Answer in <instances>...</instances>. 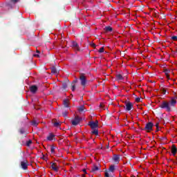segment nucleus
<instances>
[{
    "instance_id": "13",
    "label": "nucleus",
    "mask_w": 177,
    "mask_h": 177,
    "mask_svg": "<svg viewBox=\"0 0 177 177\" xmlns=\"http://www.w3.org/2000/svg\"><path fill=\"white\" fill-rule=\"evenodd\" d=\"M176 153H177L176 146L175 145H173L171 146V153L173 156H176Z\"/></svg>"
},
{
    "instance_id": "15",
    "label": "nucleus",
    "mask_w": 177,
    "mask_h": 177,
    "mask_svg": "<svg viewBox=\"0 0 177 177\" xmlns=\"http://www.w3.org/2000/svg\"><path fill=\"white\" fill-rule=\"evenodd\" d=\"M77 110L80 113H85L86 111V109H85V106L84 105H82L77 108Z\"/></svg>"
},
{
    "instance_id": "30",
    "label": "nucleus",
    "mask_w": 177,
    "mask_h": 177,
    "mask_svg": "<svg viewBox=\"0 0 177 177\" xmlns=\"http://www.w3.org/2000/svg\"><path fill=\"white\" fill-rule=\"evenodd\" d=\"M104 176L105 177H114L113 176H110V174H109V171H105Z\"/></svg>"
},
{
    "instance_id": "27",
    "label": "nucleus",
    "mask_w": 177,
    "mask_h": 177,
    "mask_svg": "<svg viewBox=\"0 0 177 177\" xmlns=\"http://www.w3.org/2000/svg\"><path fill=\"white\" fill-rule=\"evenodd\" d=\"M32 143V141L31 140H29L26 142V146H27L28 147H30V146H31Z\"/></svg>"
},
{
    "instance_id": "38",
    "label": "nucleus",
    "mask_w": 177,
    "mask_h": 177,
    "mask_svg": "<svg viewBox=\"0 0 177 177\" xmlns=\"http://www.w3.org/2000/svg\"><path fill=\"white\" fill-rule=\"evenodd\" d=\"M158 125H159V124L158 123H156V131H159V129H158Z\"/></svg>"
},
{
    "instance_id": "41",
    "label": "nucleus",
    "mask_w": 177,
    "mask_h": 177,
    "mask_svg": "<svg viewBox=\"0 0 177 177\" xmlns=\"http://www.w3.org/2000/svg\"><path fill=\"white\" fill-rule=\"evenodd\" d=\"M34 56L36 57H39V55H38V54H35V55H34Z\"/></svg>"
},
{
    "instance_id": "9",
    "label": "nucleus",
    "mask_w": 177,
    "mask_h": 177,
    "mask_svg": "<svg viewBox=\"0 0 177 177\" xmlns=\"http://www.w3.org/2000/svg\"><path fill=\"white\" fill-rule=\"evenodd\" d=\"M112 160L115 162V164H118L120 162V155H113Z\"/></svg>"
},
{
    "instance_id": "3",
    "label": "nucleus",
    "mask_w": 177,
    "mask_h": 177,
    "mask_svg": "<svg viewBox=\"0 0 177 177\" xmlns=\"http://www.w3.org/2000/svg\"><path fill=\"white\" fill-rule=\"evenodd\" d=\"M88 125L91 129H97L99 128V122L97 120L95 122L91 121L88 122Z\"/></svg>"
},
{
    "instance_id": "39",
    "label": "nucleus",
    "mask_w": 177,
    "mask_h": 177,
    "mask_svg": "<svg viewBox=\"0 0 177 177\" xmlns=\"http://www.w3.org/2000/svg\"><path fill=\"white\" fill-rule=\"evenodd\" d=\"M12 2H14V3H17V2L19 1V0H12Z\"/></svg>"
},
{
    "instance_id": "20",
    "label": "nucleus",
    "mask_w": 177,
    "mask_h": 177,
    "mask_svg": "<svg viewBox=\"0 0 177 177\" xmlns=\"http://www.w3.org/2000/svg\"><path fill=\"white\" fill-rule=\"evenodd\" d=\"M68 86V85L67 84L66 82L62 83V89H63V91H66Z\"/></svg>"
},
{
    "instance_id": "26",
    "label": "nucleus",
    "mask_w": 177,
    "mask_h": 177,
    "mask_svg": "<svg viewBox=\"0 0 177 177\" xmlns=\"http://www.w3.org/2000/svg\"><path fill=\"white\" fill-rule=\"evenodd\" d=\"M31 124L33 126V127H37V125H38V122H37L36 120H32L31 122Z\"/></svg>"
},
{
    "instance_id": "4",
    "label": "nucleus",
    "mask_w": 177,
    "mask_h": 177,
    "mask_svg": "<svg viewBox=\"0 0 177 177\" xmlns=\"http://www.w3.org/2000/svg\"><path fill=\"white\" fill-rule=\"evenodd\" d=\"M153 127H154V124H153L151 122H149L145 125L143 131H147V132H150V131H153Z\"/></svg>"
},
{
    "instance_id": "48",
    "label": "nucleus",
    "mask_w": 177,
    "mask_h": 177,
    "mask_svg": "<svg viewBox=\"0 0 177 177\" xmlns=\"http://www.w3.org/2000/svg\"><path fill=\"white\" fill-rule=\"evenodd\" d=\"M176 53H177V50H176Z\"/></svg>"
},
{
    "instance_id": "21",
    "label": "nucleus",
    "mask_w": 177,
    "mask_h": 177,
    "mask_svg": "<svg viewBox=\"0 0 177 177\" xmlns=\"http://www.w3.org/2000/svg\"><path fill=\"white\" fill-rule=\"evenodd\" d=\"M51 73L52 74H57L59 73V71L56 68V67L51 68Z\"/></svg>"
},
{
    "instance_id": "29",
    "label": "nucleus",
    "mask_w": 177,
    "mask_h": 177,
    "mask_svg": "<svg viewBox=\"0 0 177 177\" xmlns=\"http://www.w3.org/2000/svg\"><path fill=\"white\" fill-rule=\"evenodd\" d=\"M71 91L72 92H74L75 91V84H71Z\"/></svg>"
},
{
    "instance_id": "6",
    "label": "nucleus",
    "mask_w": 177,
    "mask_h": 177,
    "mask_svg": "<svg viewBox=\"0 0 177 177\" xmlns=\"http://www.w3.org/2000/svg\"><path fill=\"white\" fill-rule=\"evenodd\" d=\"M21 167L22 169H28V161L27 160H24L21 162Z\"/></svg>"
},
{
    "instance_id": "36",
    "label": "nucleus",
    "mask_w": 177,
    "mask_h": 177,
    "mask_svg": "<svg viewBox=\"0 0 177 177\" xmlns=\"http://www.w3.org/2000/svg\"><path fill=\"white\" fill-rule=\"evenodd\" d=\"M140 100H141L140 97H137V98H136V102L137 103H139V102H140Z\"/></svg>"
},
{
    "instance_id": "8",
    "label": "nucleus",
    "mask_w": 177,
    "mask_h": 177,
    "mask_svg": "<svg viewBox=\"0 0 177 177\" xmlns=\"http://www.w3.org/2000/svg\"><path fill=\"white\" fill-rule=\"evenodd\" d=\"M52 124L55 128H60V126L62 125V123H60V122L57 121L56 119H53L52 120Z\"/></svg>"
},
{
    "instance_id": "33",
    "label": "nucleus",
    "mask_w": 177,
    "mask_h": 177,
    "mask_svg": "<svg viewBox=\"0 0 177 177\" xmlns=\"http://www.w3.org/2000/svg\"><path fill=\"white\" fill-rule=\"evenodd\" d=\"M160 90L162 91L163 95H165L167 93V90H165V88L162 87Z\"/></svg>"
},
{
    "instance_id": "14",
    "label": "nucleus",
    "mask_w": 177,
    "mask_h": 177,
    "mask_svg": "<svg viewBox=\"0 0 177 177\" xmlns=\"http://www.w3.org/2000/svg\"><path fill=\"white\" fill-rule=\"evenodd\" d=\"M51 168L53 171L55 172H57L59 171V168H57V166H56V163L50 162Z\"/></svg>"
},
{
    "instance_id": "40",
    "label": "nucleus",
    "mask_w": 177,
    "mask_h": 177,
    "mask_svg": "<svg viewBox=\"0 0 177 177\" xmlns=\"http://www.w3.org/2000/svg\"><path fill=\"white\" fill-rule=\"evenodd\" d=\"M91 46H92L93 48H96V44H93V43L92 44Z\"/></svg>"
},
{
    "instance_id": "22",
    "label": "nucleus",
    "mask_w": 177,
    "mask_h": 177,
    "mask_svg": "<svg viewBox=\"0 0 177 177\" xmlns=\"http://www.w3.org/2000/svg\"><path fill=\"white\" fill-rule=\"evenodd\" d=\"M164 73H165V75H167V77L168 79H169V75H168V74H169V70L167 68L164 69Z\"/></svg>"
},
{
    "instance_id": "17",
    "label": "nucleus",
    "mask_w": 177,
    "mask_h": 177,
    "mask_svg": "<svg viewBox=\"0 0 177 177\" xmlns=\"http://www.w3.org/2000/svg\"><path fill=\"white\" fill-rule=\"evenodd\" d=\"M104 30L106 32H111V31H113V28H111V26H106Z\"/></svg>"
},
{
    "instance_id": "11",
    "label": "nucleus",
    "mask_w": 177,
    "mask_h": 177,
    "mask_svg": "<svg viewBox=\"0 0 177 177\" xmlns=\"http://www.w3.org/2000/svg\"><path fill=\"white\" fill-rule=\"evenodd\" d=\"M30 91L32 93H36L37 91H38V87L35 85L31 86L30 87Z\"/></svg>"
},
{
    "instance_id": "25",
    "label": "nucleus",
    "mask_w": 177,
    "mask_h": 177,
    "mask_svg": "<svg viewBox=\"0 0 177 177\" xmlns=\"http://www.w3.org/2000/svg\"><path fill=\"white\" fill-rule=\"evenodd\" d=\"M64 107L68 108V101L67 100H64Z\"/></svg>"
},
{
    "instance_id": "1",
    "label": "nucleus",
    "mask_w": 177,
    "mask_h": 177,
    "mask_svg": "<svg viewBox=\"0 0 177 177\" xmlns=\"http://www.w3.org/2000/svg\"><path fill=\"white\" fill-rule=\"evenodd\" d=\"M176 96L172 97L168 102H162L159 107L160 109H165L167 113H171V111H174V110H175V106H176Z\"/></svg>"
},
{
    "instance_id": "44",
    "label": "nucleus",
    "mask_w": 177,
    "mask_h": 177,
    "mask_svg": "<svg viewBox=\"0 0 177 177\" xmlns=\"http://www.w3.org/2000/svg\"><path fill=\"white\" fill-rule=\"evenodd\" d=\"M120 177H121V171H120V175H119Z\"/></svg>"
},
{
    "instance_id": "23",
    "label": "nucleus",
    "mask_w": 177,
    "mask_h": 177,
    "mask_svg": "<svg viewBox=\"0 0 177 177\" xmlns=\"http://www.w3.org/2000/svg\"><path fill=\"white\" fill-rule=\"evenodd\" d=\"M116 78L119 81H121V80H124V77H122V75L121 74L116 75Z\"/></svg>"
},
{
    "instance_id": "46",
    "label": "nucleus",
    "mask_w": 177,
    "mask_h": 177,
    "mask_svg": "<svg viewBox=\"0 0 177 177\" xmlns=\"http://www.w3.org/2000/svg\"><path fill=\"white\" fill-rule=\"evenodd\" d=\"M106 147L109 149V146H106Z\"/></svg>"
},
{
    "instance_id": "16",
    "label": "nucleus",
    "mask_w": 177,
    "mask_h": 177,
    "mask_svg": "<svg viewBox=\"0 0 177 177\" xmlns=\"http://www.w3.org/2000/svg\"><path fill=\"white\" fill-rule=\"evenodd\" d=\"M55 139V134L53 133H50L48 137H47V140H53Z\"/></svg>"
},
{
    "instance_id": "7",
    "label": "nucleus",
    "mask_w": 177,
    "mask_h": 177,
    "mask_svg": "<svg viewBox=\"0 0 177 177\" xmlns=\"http://www.w3.org/2000/svg\"><path fill=\"white\" fill-rule=\"evenodd\" d=\"M72 125H74L75 127L78 125L80 122H81V119L78 117L76 116L73 120L71 121Z\"/></svg>"
},
{
    "instance_id": "28",
    "label": "nucleus",
    "mask_w": 177,
    "mask_h": 177,
    "mask_svg": "<svg viewBox=\"0 0 177 177\" xmlns=\"http://www.w3.org/2000/svg\"><path fill=\"white\" fill-rule=\"evenodd\" d=\"M67 114H68V112H67V111H64V112H62V115L64 118L67 117Z\"/></svg>"
},
{
    "instance_id": "37",
    "label": "nucleus",
    "mask_w": 177,
    "mask_h": 177,
    "mask_svg": "<svg viewBox=\"0 0 177 177\" xmlns=\"http://www.w3.org/2000/svg\"><path fill=\"white\" fill-rule=\"evenodd\" d=\"M41 158L42 160H44V161H46V160H48V158L45 157V155H43V157Z\"/></svg>"
},
{
    "instance_id": "19",
    "label": "nucleus",
    "mask_w": 177,
    "mask_h": 177,
    "mask_svg": "<svg viewBox=\"0 0 177 177\" xmlns=\"http://www.w3.org/2000/svg\"><path fill=\"white\" fill-rule=\"evenodd\" d=\"M72 46L75 48V49H76L77 50H80V48H78V43H77L76 41H73L72 43Z\"/></svg>"
},
{
    "instance_id": "45",
    "label": "nucleus",
    "mask_w": 177,
    "mask_h": 177,
    "mask_svg": "<svg viewBox=\"0 0 177 177\" xmlns=\"http://www.w3.org/2000/svg\"><path fill=\"white\" fill-rule=\"evenodd\" d=\"M106 147L109 149V146H106Z\"/></svg>"
},
{
    "instance_id": "42",
    "label": "nucleus",
    "mask_w": 177,
    "mask_h": 177,
    "mask_svg": "<svg viewBox=\"0 0 177 177\" xmlns=\"http://www.w3.org/2000/svg\"><path fill=\"white\" fill-rule=\"evenodd\" d=\"M82 171L84 172V174H86V169H84Z\"/></svg>"
},
{
    "instance_id": "43",
    "label": "nucleus",
    "mask_w": 177,
    "mask_h": 177,
    "mask_svg": "<svg viewBox=\"0 0 177 177\" xmlns=\"http://www.w3.org/2000/svg\"><path fill=\"white\" fill-rule=\"evenodd\" d=\"M37 53H40L39 50H36Z\"/></svg>"
},
{
    "instance_id": "18",
    "label": "nucleus",
    "mask_w": 177,
    "mask_h": 177,
    "mask_svg": "<svg viewBox=\"0 0 177 177\" xmlns=\"http://www.w3.org/2000/svg\"><path fill=\"white\" fill-rule=\"evenodd\" d=\"M91 133L95 135V136H99V130L97 129H93Z\"/></svg>"
},
{
    "instance_id": "24",
    "label": "nucleus",
    "mask_w": 177,
    "mask_h": 177,
    "mask_svg": "<svg viewBox=\"0 0 177 177\" xmlns=\"http://www.w3.org/2000/svg\"><path fill=\"white\" fill-rule=\"evenodd\" d=\"M55 149H56V147L54 145L50 146V152L52 154H55Z\"/></svg>"
},
{
    "instance_id": "12",
    "label": "nucleus",
    "mask_w": 177,
    "mask_h": 177,
    "mask_svg": "<svg viewBox=\"0 0 177 177\" xmlns=\"http://www.w3.org/2000/svg\"><path fill=\"white\" fill-rule=\"evenodd\" d=\"M115 171V165H111L109 167V168L108 169V171H106V172H108V174H109V172H112V174H113V173H114Z\"/></svg>"
},
{
    "instance_id": "47",
    "label": "nucleus",
    "mask_w": 177,
    "mask_h": 177,
    "mask_svg": "<svg viewBox=\"0 0 177 177\" xmlns=\"http://www.w3.org/2000/svg\"><path fill=\"white\" fill-rule=\"evenodd\" d=\"M152 1H156V0H152Z\"/></svg>"
},
{
    "instance_id": "2",
    "label": "nucleus",
    "mask_w": 177,
    "mask_h": 177,
    "mask_svg": "<svg viewBox=\"0 0 177 177\" xmlns=\"http://www.w3.org/2000/svg\"><path fill=\"white\" fill-rule=\"evenodd\" d=\"M80 81L82 86H83V88H85L86 86L87 80L86 76H85L84 73H80Z\"/></svg>"
},
{
    "instance_id": "32",
    "label": "nucleus",
    "mask_w": 177,
    "mask_h": 177,
    "mask_svg": "<svg viewBox=\"0 0 177 177\" xmlns=\"http://www.w3.org/2000/svg\"><path fill=\"white\" fill-rule=\"evenodd\" d=\"M77 82H78V78L75 77V80L73 81L72 84H77Z\"/></svg>"
},
{
    "instance_id": "10",
    "label": "nucleus",
    "mask_w": 177,
    "mask_h": 177,
    "mask_svg": "<svg viewBox=\"0 0 177 177\" xmlns=\"http://www.w3.org/2000/svg\"><path fill=\"white\" fill-rule=\"evenodd\" d=\"M97 171H100V167L94 165L93 167H91V172L95 174L96 172H97Z\"/></svg>"
},
{
    "instance_id": "31",
    "label": "nucleus",
    "mask_w": 177,
    "mask_h": 177,
    "mask_svg": "<svg viewBox=\"0 0 177 177\" xmlns=\"http://www.w3.org/2000/svg\"><path fill=\"white\" fill-rule=\"evenodd\" d=\"M98 52L100 53H103V52H104V47L100 48V50H98Z\"/></svg>"
},
{
    "instance_id": "34",
    "label": "nucleus",
    "mask_w": 177,
    "mask_h": 177,
    "mask_svg": "<svg viewBox=\"0 0 177 177\" xmlns=\"http://www.w3.org/2000/svg\"><path fill=\"white\" fill-rule=\"evenodd\" d=\"M19 133L23 135V133H26V131L24 130V129H19Z\"/></svg>"
},
{
    "instance_id": "35",
    "label": "nucleus",
    "mask_w": 177,
    "mask_h": 177,
    "mask_svg": "<svg viewBox=\"0 0 177 177\" xmlns=\"http://www.w3.org/2000/svg\"><path fill=\"white\" fill-rule=\"evenodd\" d=\"M171 39L173 40V41H177V36H172L171 37Z\"/></svg>"
},
{
    "instance_id": "5",
    "label": "nucleus",
    "mask_w": 177,
    "mask_h": 177,
    "mask_svg": "<svg viewBox=\"0 0 177 177\" xmlns=\"http://www.w3.org/2000/svg\"><path fill=\"white\" fill-rule=\"evenodd\" d=\"M126 111H131L133 109V104L129 101H125Z\"/></svg>"
}]
</instances>
